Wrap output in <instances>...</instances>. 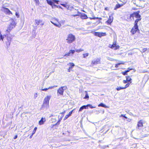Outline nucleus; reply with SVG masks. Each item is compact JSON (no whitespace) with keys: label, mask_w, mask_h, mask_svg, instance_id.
Wrapping results in <instances>:
<instances>
[{"label":"nucleus","mask_w":149,"mask_h":149,"mask_svg":"<svg viewBox=\"0 0 149 149\" xmlns=\"http://www.w3.org/2000/svg\"><path fill=\"white\" fill-rule=\"evenodd\" d=\"M140 11H138L136 12H134L132 14L130 15V17L127 19L126 20L128 22L131 21L132 19H134V17L136 18V19H139V21L141 20V16L139 14Z\"/></svg>","instance_id":"f257e3e1"},{"label":"nucleus","mask_w":149,"mask_h":149,"mask_svg":"<svg viewBox=\"0 0 149 149\" xmlns=\"http://www.w3.org/2000/svg\"><path fill=\"white\" fill-rule=\"evenodd\" d=\"M139 20V19H136L134 21V26L132 28L130 31L131 34L132 35L135 34L136 32H139L140 31L139 26L138 25Z\"/></svg>","instance_id":"f03ea898"},{"label":"nucleus","mask_w":149,"mask_h":149,"mask_svg":"<svg viewBox=\"0 0 149 149\" xmlns=\"http://www.w3.org/2000/svg\"><path fill=\"white\" fill-rule=\"evenodd\" d=\"M76 40L75 36L72 34H69L66 40L68 44H70L74 41Z\"/></svg>","instance_id":"7ed1b4c3"},{"label":"nucleus","mask_w":149,"mask_h":149,"mask_svg":"<svg viewBox=\"0 0 149 149\" xmlns=\"http://www.w3.org/2000/svg\"><path fill=\"white\" fill-rule=\"evenodd\" d=\"M46 1L48 4L51 6L52 8L58 7V6L55 4H58L59 1L58 0H46Z\"/></svg>","instance_id":"20e7f679"},{"label":"nucleus","mask_w":149,"mask_h":149,"mask_svg":"<svg viewBox=\"0 0 149 149\" xmlns=\"http://www.w3.org/2000/svg\"><path fill=\"white\" fill-rule=\"evenodd\" d=\"M16 22L13 20L12 21V22L9 24L6 30V31L7 33H9L11 30L15 27L16 26Z\"/></svg>","instance_id":"39448f33"},{"label":"nucleus","mask_w":149,"mask_h":149,"mask_svg":"<svg viewBox=\"0 0 149 149\" xmlns=\"http://www.w3.org/2000/svg\"><path fill=\"white\" fill-rule=\"evenodd\" d=\"M4 36L6 38L7 41L6 42V44L7 48L9 47L10 44V42L12 40V38L13 37V36H9L7 34L5 35Z\"/></svg>","instance_id":"423d86ee"},{"label":"nucleus","mask_w":149,"mask_h":149,"mask_svg":"<svg viewBox=\"0 0 149 149\" xmlns=\"http://www.w3.org/2000/svg\"><path fill=\"white\" fill-rule=\"evenodd\" d=\"M109 47L114 50H117L120 48V46L118 45L116 40L113 41L112 45H109Z\"/></svg>","instance_id":"0eeeda50"},{"label":"nucleus","mask_w":149,"mask_h":149,"mask_svg":"<svg viewBox=\"0 0 149 149\" xmlns=\"http://www.w3.org/2000/svg\"><path fill=\"white\" fill-rule=\"evenodd\" d=\"M67 89L66 86H64L60 87L57 90V93L58 95H63L64 90Z\"/></svg>","instance_id":"6e6552de"},{"label":"nucleus","mask_w":149,"mask_h":149,"mask_svg":"<svg viewBox=\"0 0 149 149\" xmlns=\"http://www.w3.org/2000/svg\"><path fill=\"white\" fill-rule=\"evenodd\" d=\"M51 22L54 26L60 28L61 26V24L58 21V20L56 18H53L52 21H51Z\"/></svg>","instance_id":"1a4fd4ad"},{"label":"nucleus","mask_w":149,"mask_h":149,"mask_svg":"<svg viewBox=\"0 0 149 149\" xmlns=\"http://www.w3.org/2000/svg\"><path fill=\"white\" fill-rule=\"evenodd\" d=\"M144 123L143 120H139L137 123L136 128L138 130L141 129L143 127V124Z\"/></svg>","instance_id":"9d476101"},{"label":"nucleus","mask_w":149,"mask_h":149,"mask_svg":"<svg viewBox=\"0 0 149 149\" xmlns=\"http://www.w3.org/2000/svg\"><path fill=\"white\" fill-rule=\"evenodd\" d=\"M101 59L100 58H97L93 60L91 64V66H93L95 65L100 63Z\"/></svg>","instance_id":"9b49d317"},{"label":"nucleus","mask_w":149,"mask_h":149,"mask_svg":"<svg viewBox=\"0 0 149 149\" xmlns=\"http://www.w3.org/2000/svg\"><path fill=\"white\" fill-rule=\"evenodd\" d=\"M94 35L95 36L101 38L102 37L106 36L107 34L105 32H95L94 33Z\"/></svg>","instance_id":"f8f14e48"},{"label":"nucleus","mask_w":149,"mask_h":149,"mask_svg":"<svg viewBox=\"0 0 149 149\" xmlns=\"http://www.w3.org/2000/svg\"><path fill=\"white\" fill-rule=\"evenodd\" d=\"M126 80H124L123 81V82L124 84H126L127 83V84H129V85L132 82V79L131 78L130 76H126Z\"/></svg>","instance_id":"ddd939ff"},{"label":"nucleus","mask_w":149,"mask_h":149,"mask_svg":"<svg viewBox=\"0 0 149 149\" xmlns=\"http://www.w3.org/2000/svg\"><path fill=\"white\" fill-rule=\"evenodd\" d=\"M50 98L51 96L48 95L47 96L45 97L43 101V104L48 105L49 104V101L50 99Z\"/></svg>","instance_id":"4468645a"},{"label":"nucleus","mask_w":149,"mask_h":149,"mask_svg":"<svg viewBox=\"0 0 149 149\" xmlns=\"http://www.w3.org/2000/svg\"><path fill=\"white\" fill-rule=\"evenodd\" d=\"M35 25H40L42 26L44 25V22H43L42 20L35 19Z\"/></svg>","instance_id":"2eb2a0df"},{"label":"nucleus","mask_w":149,"mask_h":149,"mask_svg":"<svg viewBox=\"0 0 149 149\" xmlns=\"http://www.w3.org/2000/svg\"><path fill=\"white\" fill-rule=\"evenodd\" d=\"M113 17L111 16H109L107 20L106 21V23L108 25H111L113 22Z\"/></svg>","instance_id":"dca6fc26"},{"label":"nucleus","mask_w":149,"mask_h":149,"mask_svg":"<svg viewBox=\"0 0 149 149\" xmlns=\"http://www.w3.org/2000/svg\"><path fill=\"white\" fill-rule=\"evenodd\" d=\"M3 9L4 12L6 14L13 15L12 13L10 11V10L7 8L5 7H3Z\"/></svg>","instance_id":"f3484780"},{"label":"nucleus","mask_w":149,"mask_h":149,"mask_svg":"<svg viewBox=\"0 0 149 149\" xmlns=\"http://www.w3.org/2000/svg\"><path fill=\"white\" fill-rule=\"evenodd\" d=\"M68 65H69L70 66L68 69V72H70L72 70L73 67L75 66L74 64L73 63H70Z\"/></svg>","instance_id":"a211bd4d"},{"label":"nucleus","mask_w":149,"mask_h":149,"mask_svg":"<svg viewBox=\"0 0 149 149\" xmlns=\"http://www.w3.org/2000/svg\"><path fill=\"white\" fill-rule=\"evenodd\" d=\"M75 52V51L74 50H70L69 51V52L67 54H65L64 56L68 57L70 55V54H74Z\"/></svg>","instance_id":"6ab92c4d"},{"label":"nucleus","mask_w":149,"mask_h":149,"mask_svg":"<svg viewBox=\"0 0 149 149\" xmlns=\"http://www.w3.org/2000/svg\"><path fill=\"white\" fill-rule=\"evenodd\" d=\"M129 86V84H127L124 87H118L116 88V89L117 91H118L120 90L125 89Z\"/></svg>","instance_id":"aec40b11"},{"label":"nucleus","mask_w":149,"mask_h":149,"mask_svg":"<svg viewBox=\"0 0 149 149\" xmlns=\"http://www.w3.org/2000/svg\"><path fill=\"white\" fill-rule=\"evenodd\" d=\"M45 121V118H42L39 121V124L40 125H41L43 124L44 123Z\"/></svg>","instance_id":"412c9836"},{"label":"nucleus","mask_w":149,"mask_h":149,"mask_svg":"<svg viewBox=\"0 0 149 149\" xmlns=\"http://www.w3.org/2000/svg\"><path fill=\"white\" fill-rule=\"evenodd\" d=\"M123 64H124V62L123 61H121L118 63L115 64V67L116 68H117L119 67L120 66V65Z\"/></svg>","instance_id":"4be33fe9"},{"label":"nucleus","mask_w":149,"mask_h":149,"mask_svg":"<svg viewBox=\"0 0 149 149\" xmlns=\"http://www.w3.org/2000/svg\"><path fill=\"white\" fill-rule=\"evenodd\" d=\"M123 4H117L116 5L115 8H114V9L115 10H116L118 8L122 6H123Z\"/></svg>","instance_id":"5701e85b"},{"label":"nucleus","mask_w":149,"mask_h":149,"mask_svg":"<svg viewBox=\"0 0 149 149\" xmlns=\"http://www.w3.org/2000/svg\"><path fill=\"white\" fill-rule=\"evenodd\" d=\"M63 116V115L60 118H59L57 122L56 123V124H55V125H53L52 126V127H53L54 125H59L60 124L61 121V120L62 119Z\"/></svg>","instance_id":"b1692460"},{"label":"nucleus","mask_w":149,"mask_h":149,"mask_svg":"<svg viewBox=\"0 0 149 149\" xmlns=\"http://www.w3.org/2000/svg\"><path fill=\"white\" fill-rule=\"evenodd\" d=\"M81 17L83 19H86L88 18L87 15L85 14L81 15Z\"/></svg>","instance_id":"393cba45"},{"label":"nucleus","mask_w":149,"mask_h":149,"mask_svg":"<svg viewBox=\"0 0 149 149\" xmlns=\"http://www.w3.org/2000/svg\"><path fill=\"white\" fill-rule=\"evenodd\" d=\"M54 87V86H50V87H49L48 88H44V89H41V91H47V90H48V89H52V88H53Z\"/></svg>","instance_id":"a878e982"},{"label":"nucleus","mask_w":149,"mask_h":149,"mask_svg":"<svg viewBox=\"0 0 149 149\" xmlns=\"http://www.w3.org/2000/svg\"><path fill=\"white\" fill-rule=\"evenodd\" d=\"M98 107H102L104 108H107V106L102 103H101L98 105Z\"/></svg>","instance_id":"bb28decb"},{"label":"nucleus","mask_w":149,"mask_h":149,"mask_svg":"<svg viewBox=\"0 0 149 149\" xmlns=\"http://www.w3.org/2000/svg\"><path fill=\"white\" fill-rule=\"evenodd\" d=\"M89 18L91 20L92 19H98L100 20H101L102 19V18L101 17L99 18V17H89Z\"/></svg>","instance_id":"cd10ccee"},{"label":"nucleus","mask_w":149,"mask_h":149,"mask_svg":"<svg viewBox=\"0 0 149 149\" xmlns=\"http://www.w3.org/2000/svg\"><path fill=\"white\" fill-rule=\"evenodd\" d=\"M119 1L122 2L123 3L122 4L124 5L127 3V0H119Z\"/></svg>","instance_id":"c85d7f7f"},{"label":"nucleus","mask_w":149,"mask_h":149,"mask_svg":"<svg viewBox=\"0 0 149 149\" xmlns=\"http://www.w3.org/2000/svg\"><path fill=\"white\" fill-rule=\"evenodd\" d=\"M89 55V54L88 53H86L85 54H83V57L84 58H86V57L88 56Z\"/></svg>","instance_id":"c756f323"},{"label":"nucleus","mask_w":149,"mask_h":149,"mask_svg":"<svg viewBox=\"0 0 149 149\" xmlns=\"http://www.w3.org/2000/svg\"><path fill=\"white\" fill-rule=\"evenodd\" d=\"M89 96L88 93H86V95L84 97V99H87L88 100L89 99Z\"/></svg>","instance_id":"7c9ffc66"},{"label":"nucleus","mask_w":149,"mask_h":149,"mask_svg":"<svg viewBox=\"0 0 149 149\" xmlns=\"http://www.w3.org/2000/svg\"><path fill=\"white\" fill-rule=\"evenodd\" d=\"M37 128L36 127L34 128V130H33V132L32 133V134H34L36 132V131L37 129Z\"/></svg>","instance_id":"2f4dec72"},{"label":"nucleus","mask_w":149,"mask_h":149,"mask_svg":"<svg viewBox=\"0 0 149 149\" xmlns=\"http://www.w3.org/2000/svg\"><path fill=\"white\" fill-rule=\"evenodd\" d=\"M35 1L36 5H39L40 3V2L39 0H34Z\"/></svg>","instance_id":"473e14b6"},{"label":"nucleus","mask_w":149,"mask_h":149,"mask_svg":"<svg viewBox=\"0 0 149 149\" xmlns=\"http://www.w3.org/2000/svg\"><path fill=\"white\" fill-rule=\"evenodd\" d=\"M83 50L82 49H77V50H76L75 51H76V52H78V53H79V52H82V51H83Z\"/></svg>","instance_id":"72a5a7b5"},{"label":"nucleus","mask_w":149,"mask_h":149,"mask_svg":"<svg viewBox=\"0 0 149 149\" xmlns=\"http://www.w3.org/2000/svg\"><path fill=\"white\" fill-rule=\"evenodd\" d=\"M4 37L2 36V34L0 33V40H1L2 41H3Z\"/></svg>","instance_id":"f704fd0d"},{"label":"nucleus","mask_w":149,"mask_h":149,"mask_svg":"<svg viewBox=\"0 0 149 149\" xmlns=\"http://www.w3.org/2000/svg\"><path fill=\"white\" fill-rule=\"evenodd\" d=\"M133 69L132 68H127V70H125L127 73L129 72L130 70H132Z\"/></svg>","instance_id":"c9c22d12"},{"label":"nucleus","mask_w":149,"mask_h":149,"mask_svg":"<svg viewBox=\"0 0 149 149\" xmlns=\"http://www.w3.org/2000/svg\"><path fill=\"white\" fill-rule=\"evenodd\" d=\"M122 73L124 75H127V73L125 70L124 72H122Z\"/></svg>","instance_id":"e433bc0d"},{"label":"nucleus","mask_w":149,"mask_h":149,"mask_svg":"<svg viewBox=\"0 0 149 149\" xmlns=\"http://www.w3.org/2000/svg\"><path fill=\"white\" fill-rule=\"evenodd\" d=\"M88 107H89L93 109L94 108V107H93L91 104H87Z\"/></svg>","instance_id":"4c0bfd02"},{"label":"nucleus","mask_w":149,"mask_h":149,"mask_svg":"<svg viewBox=\"0 0 149 149\" xmlns=\"http://www.w3.org/2000/svg\"><path fill=\"white\" fill-rule=\"evenodd\" d=\"M82 106L84 109H88L87 104L86 105H83Z\"/></svg>","instance_id":"58836bf2"},{"label":"nucleus","mask_w":149,"mask_h":149,"mask_svg":"<svg viewBox=\"0 0 149 149\" xmlns=\"http://www.w3.org/2000/svg\"><path fill=\"white\" fill-rule=\"evenodd\" d=\"M147 49H147V48H143V49L142 50V51L143 52H146V51H147Z\"/></svg>","instance_id":"ea45409f"},{"label":"nucleus","mask_w":149,"mask_h":149,"mask_svg":"<svg viewBox=\"0 0 149 149\" xmlns=\"http://www.w3.org/2000/svg\"><path fill=\"white\" fill-rule=\"evenodd\" d=\"M84 109V108H83V106H82V107H81L80 108H79V112H80V111H82V110H83Z\"/></svg>","instance_id":"a19ab883"},{"label":"nucleus","mask_w":149,"mask_h":149,"mask_svg":"<svg viewBox=\"0 0 149 149\" xmlns=\"http://www.w3.org/2000/svg\"><path fill=\"white\" fill-rule=\"evenodd\" d=\"M74 109H73L71 111H70V112L69 113H68V115H69V116H70L71 115V114H72V112H73V111Z\"/></svg>","instance_id":"79ce46f5"},{"label":"nucleus","mask_w":149,"mask_h":149,"mask_svg":"<svg viewBox=\"0 0 149 149\" xmlns=\"http://www.w3.org/2000/svg\"><path fill=\"white\" fill-rule=\"evenodd\" d=\"M69 117V115H68V114L66 115L65 116V117L64 120H65L67 119Z\"/></svg>","instance_id":"37998d69"},{"label":"nucleus","mask_w":149,"mask_h":149,"mask_svg":"<svg viewBox=\"0 0 149 149\" xmlns=\"http://www.w3.org/2000/svg\"><path fill=\"white\" fill-rule=\"evenodd\" d=\"M120 117H123L124 118H125L126 119H127V117L125 116V115H123V114H121L120 115Z\"/></svg>","instance_id":"c03bdc74"},{"label":"nucleus","mask_w":149,"mask_h":149,"mask_svg":"<svg viewBox=\"0 0 149 149\" xmlns=\"http://www.w3.org/2000/svg\"><path fill=\"white\" fill-rule=\"evenodd\" d=\"M78 13H79V12L77 11V14H74V15H72V16H74V17H75L77 16H78Z\"/></svg>","instance_id":"a18cd8bd"},{"label":"nucleus","mask_w":149,"mask_h":149,"mask_svg":"<svg viewBox=\"0 0 149 149\" xmlns=\"http://www.w3.org/2000/svg\"><path fill=\"white\" fill-rule=\"evenodd\" d=\"M15 15L17 16V18H19V14L18 13H15Z\"/></svg>","instance_id":"49530a36"},{"label":"nucleus","mask_w":149,"mask_h":149,"mask_svg":"<svg viewBox=\"0 0 149 149\" xmlns=\"http://www.w3.org/2000/svg\"><path fill=\"white\" fill-rule=\"evenodd\" d=\"M104 10H105L108 11L109 10V8L108 7H105L104 8Z\"/></svg>","instance_id":"de8ad7c7"},{"label":"nucleus","mask_w":149,"mask_h":149,"mask_svg":"<svg viewBox=\"0 0 149 149\" xmlns=\"http://www.w3.org/2000/svg\"><path fill=\"white\" fill-rule=\"evenodd\" d=\"M17 135H15V136L14 137V139H17Z\"/></svg>","instance_id":"09e8293b"},{"label":"nucleus","mask_w":149,"mask_h":149,"mask_svg":"<svg viewBox=\"0 0 149 149\" xmlns=\"http://www.w3.org/2000/svg\"><path fill=\"white\" fill-rule=\"evenodd\" d=\"M65 111H64L63 112H62L61 113L63 115L65 114Z\"/></svg>","instance_id":"8fccbe9b"},{"label":"nucleus","mask_w":149,"mask_h":149,"mask_svg":"<svg viewBox=\"0 0 149 149\" xmlns=\"http://www.w3.org/2000/svg\"><path fill=\"white\" fill-rule=\"evenodd\" d=\"M33 134L32 133V134L30 136V137H29V138L30 139H31L32 138V136L33 135Z\"/></svg>","instance_id":"3c124183"},{"label":"nucleus","mask_w":149,"mask_h":149,"mask_svg":"<svg viewBox=\"0 0 149 149\" xmlns=\"http://www.w3.org/2000/svg\"><path fill=\"white\" fill-rule=\"evenodd\" d=\"M61 5H62L63 6H64L65 5L64 4H61Z\"/></svg>","instance_id":"603ef678"}]
</instances>
